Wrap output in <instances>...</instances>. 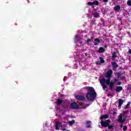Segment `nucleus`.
Returning a JSON list of instances; mask_svg holds the SVG:
<instances>
[{"instance_id": "4468645a", "label": "nucleus", "mask_w": 131, "mask_h": 131, "mask_svg": "<svg viewBox=\"0 0 131 131\" xmlns=\"http://www.w3.org/2000/svg\"><path fill=\"white\" fill-rule=\"evenodd\" d=\"M124 102V101H123V100L121 99H120L119 100V105H118L119 108H121V105H122Z\"/></svg>"}, {"instance_id": "7ed1b4c3", "label": "nucleus", "mask_w": 131, "mask_h": 131, "mask_svg": "<svg viewBox=\"0 0 131 131\" xmlns=\"http://www.w3.org/2000/svg\"><path fill=\"white\" fill-rule=\"evenodd\" d=\"M122 117H123V114H121L119 116H118V118L117 120V122L121 123L120 124L121 128H122V127H123V125L122 124L124 122H125V119L124 118L122 119Z\"/></svg>"}, {"instance_id": "a211bd4d", "label": "nucleus", "mask_w": 131, "mask_h": 131, "mask_svg": "<svg viewBox=\"0 0 131 131\" xmlns=\"http://www.w3.org/2000/svg\"><path fill=\"white\" fill-rule=\"evenodd\" d=\"M115 58H117V53L116 52H114L112 54V59H115Z\"/></svg>"}, {"instance_id": "b1692460", "label": "nucleus", "mask_w": 131, "mask_h": 131, "mask_svg": "<svg viewBox=\"0 0 131 131\" xmlns=\"http://www.w3.org/2000/svg\"><path fill=\"white\" fill-rule=\"evenodd\" d=\"M129 106H130V103L128 102L125 107V109H127V108H128Z\"/></svg>"}, {"instance_id": "cd10ccee", "label": "nucleus", "mask_w": 131, "mask_h": 131, "mask_svg": "<svg viewBox=\"0 0 131 131\" xmlns=\"http://www.w3.org/2000/svg\"><path fill=\"white\" fill-rule=\"evenodd\" d=\"M96 65H100V64H102V62H100V61H97L96 62Z\"/></svg>"}, {"instance_id": "c9c22d12", "label": "nucleus", "mask_w": 131, "mask_h": 131, "mask_svg": "<svg viewBox=\"0 0 131 131\" xmlns=\"http://www.w3.org/2000/svg\"><path fill=\"white\" fill-rule=\"evenodd\" d=\"M62 130L63 131H70V130H66V128H63V129H62Z\"/></svg>"}, {"instance_id": "2f4dec72", "label": "nucleus", "mask_w": 131, "mask_h": 131, "mask_svg": "<svg viewBox=\"0 0 131 131\" xmlns=\"http://www.w3.org/2000/svg\"><path fill=\"white\" fill-rule=\"evenodd\" d=\"M115 114H117V112H113V115H115Z\"/></svg>"}, {"instance_id": "2eb2a0df", "label": "nucleus", "mask_w": 131, "mask_h": 131, "mask_svg": "<svg viewBox=\"0 0 131 131\" xmlns=\"http://www.w3.org/2000/svg\"><path fill=\"white\" fill-rule=\"evenodd\" d=\"M121 8V7H120V6H119V5H117V6H116V7L114 8V10H115V11H116V12H119V11H120Z\"/></svg>"}, {"instance_id": "c756f323", "label": "nucleus", "mask_w": 131, "mask_h": 131, "mask_svg": "<svg viewBox=\"0 0 131 131\" xmlns=\"http://www.w3.org/2000/svg\"><path fill=\"white\" fill-rule=\"evenodd\" d=\"M91 39L90 38H88L87 39V45H89V43L91 42Z\"/></svg>"}, {"instance_id": "4be33fe9", "label": "nucleus", "mask_w": 131, "mask_h": 131, "mask_svg": "<svg viewBox=\"0 0 131 131\" xmlns=\"http://www.w3.org/2000/svg\"><path fill=\"white\" fill-rule=\"evenodd\" d=\"M74 123H75V121H74V120L70 121L69 122V124L70 125H73V124H74Z\"/></svg>"}, {"instance_id": "bb28decb", "label": "nucleus", "mask_w": 131, "mask_h": 131, "mask_svg": "<svg viewBox=\"0 0 131 131\" xmlns=\"http://www.w3.org/2000/svg\"><path fill=\"white\" fill-rule=\"evenodd\" d=\"M127 130V126H124L123 128V131H126Z\"/></svg>"}, {"instance_id": "20e7f679", "label": "nucleus", "mask_w": 131, "mask_h": 131, "mask_svg": "<svg viewBox=\"0 0 131 131\" xmlns=\"http://www.w3.org/2000/svg\"><path fill=\"white\" fill-rule=\"evenodd\" d=\"M110 122H111V121H110L109 119L105 121L101 120L100 122V124L103 127H107L110 125Z\"/></svg>"}, {"instance_id": "0eeeda50", "label": "nucleus", "mask_w": 131, "mask_h": 131, "mask_svg": "<svg viewBox=\"0 0 131 131\" xmlns=\"http://www.w3.org/2000/svg\"><path fill=\"white\" fill-rule=\"evenodd\" d=\"M61 124H62V123L60 122H57L56 124H55V129L56 130H59V129H60L59 128V127H60V126H61Z\"/></svg>"}, {"instance_id": "f03ea898", "label": "nucleus", "mask_w": 131, "mask_h": 131, "mask_svg": "<svg viewBox=\"0 0 131 131\" xmlns=\"http://www.w3.org/2000/svg\"><path fill=\"white\" fill-rule=\"evenodd\" d=\"M87 90L89 92L86 94V98L89 101H93L97 96V93L95 92V89L93 87L89 86L87 88Z\"/></svg>"}, {"instance_id": "f8f14e48", "label": "nucleus", "mask_w": 131, "mask_h": 131, "mask_svg": "<svg viewBox=\"0 0 131 131\" xmlns=\"http://www.w3.org/2000/svg\"><path fill=\"white\" fill-rule=\"evenodd\" d=\"M91 125H92V121H86V127L87 128H90V127H91Z\"/></svg>"}, {"instance_id": "9d476101", "label": "nucleus", "mask_w": 131, "mask_h": 131, "mask_svg": "<svg viewBox=\"0 0 131 131\" xmlns=\"http://www.w3.org/2000/svg\"><path fill=\"white\" fill-rule=\"evenodd\" d=\"M112 66L114 69L118 68V64L115 62H112Z\"/></svg>"}, {"instance_id": "6ab92c4d", "label": "nucleus", "mask_w": 131, "mask_h": 131, "mask_svg": "<svg viewBox=\"0 0 131 131\" xmlns=\"http://www.w3.org/2000/svg\"><path fill=\"white\" fill-rule=\"evenodd\" d=\"M108 129H114V128L115 127V126L114 125H108Z\"/></svg>"}, {"instance_id": "aec40b11", "label": "nucleus", "mask_w": 131, "mask_h": 131, "mask_svg": "<svg viewBox=\"0 0 131 131\" xmlns=\"http://www.w3.org/2000/svg\"><path fill=\"white\" fill-rule=\"evenodd\" d=\"M99 59L100 60V61L101 62V64H104V63H105V60H104V58H103V57H100Z\"/></svg>"}, {"instance_id": "72a5a7b5", "label": "nucleus", "mask_w": 131, "mask_h": 131, "mask_svg": "<svg viewBox=\"0 0 131 131\" xmlns=\"http://www.w3.org/2000/svg\"><path fill=\"white\" fill-rule=\"evenodd\" d=\"M118 85H121V82L119 81V82H118Z\"/></svg>"}, {"instance_id": "e433bc0d", "label": "nucleus", "mask_w": 131, "mask_h": 131, "mask_svg": "<svg viewBox=\"0 0 131 131\" xmlns=\"http://www.w3.org/2000/svg\"><path fill=\"white\" fill-rule=\"evenodd\" d=\"M128 89H129V90H131V88L130 87H129Z\"/></svg>"}, {"instance_id": "f704fd0d", "label": "nucleus", "mask_w": 131, "mask_h": 131, "mask_svg": "<svg viewBox=\"0 0 131 131\" xmlns=\"http://www.w3.org/2000/svg\"><path fill=\"white\" fill-rule=\"evenodd\" d=\"M68 107H69L68 104H67V105H66L64 106V108H68Z\"/></svg>"}, {"instance_id": "ddd939ff", "label": "nucleus", "mask_w": 131, "mask_h": 131, "mask_svg": "<svg viewBox=\"0 0 131 131\" xmlns=\"http://www.w3.org/2000/svg\"><path fill=\"white\" fill-rule=\"evenodd\" d=\"M121 91H122V86H117L116 89V92H117V93H120Z\"/></svg>"}, {"instance_id": "393cba45", "label": "nucleus", "mask_w": 131, "mask_h": 131, "mask_svg": "<svg viewBox=\"0 0 131 131\" xmlns=\"http://www.w3.org/2000/svg\"><path fill=\"white\" fill-rule=\"evenodd\" d=\"M127 5L128 6H131V0H128L127 2Z\"/></svg>"}, {"instance_id": "dca6fc26", "label": "nucleus", "mask_w": 131, "mask_h": 131, "mask_svg": "<svg viewBox=\"0 0 131 131\" xmlns=\"http://www.w3.org/2000/svg\"><path fill=\"white\" fill-rule=\"evenodd\" d=\"M104 52H105V49H104V48L103 47H100L99 49L98 53H99L100 54H101L102 53H104Z\"/></svg>"}, {"instance_id": "a878e982", "label": "nucleus", "mask_w": 131, "mask_h": 131, "mask_svg": "<svg viewBox=\"0 0 131 131\" xmlns=\"http://www.w3.org/2000/svg\"><path fill=\"white\" fill-rule=\"evenodd\" d=\"M127 112H128V110L124 111L123 113H122V114H123V116H124V114H126Z\"/></svg>"}, {"instance_id": "f3484780", "label": "nucleus", "mask_w": 131, "mask_h": 131, "mask_svg": "<svg viewBox=\"0 0 131 131\" xmlns=\"http://www.w3.org/2000/svg\"><path fill=\"white\" fill-rule=\"evenodd\" d=\"M63 103V100L61 99H57L56 101V104L60 106V105H61V104Z\"/></svg>"}, {"instance_id": "c85d7f7f", "label": "nucleus", "mask_w": 131, "mask_h": 131, "mask_svg": "<svg viewBox=\"0 0 131 131\" xmlns=\"http://www.w3.org/2000/svg\"><path fill=\"white\" fill-rule=\"evenodd\" d=\"M88 4L89 6H93L94 5L93 2H88Z\"/></svg>"}, {"instance_id": "6e6552de", "label": "nucleus", "mask_w": 131, "mask_h": 131, "mask_svg": "<svg viewBox=\"0 0 131 131\" xmlns=\"http://www.w3.org/2000/svg\"><path fill=\"white\" fill-rule=\"evenodd\" d=\"M121 75H122V74H121V72L116 73V76L117 78H120V79H124V77H121Z\"/></svg>"}, {"instance_id": "9b49d317", "label": "nucleus", "mask_w": 131, "mask_h": 131, "mask_svg": "<svg viewBox=\"0 0 131 131\" xmlns=\"http://www.w3.org/2000/svg\"><path fill=\"white\" fill-rule=\"evenodd\" d=\"M95 40V42H94V46H98V45H99V43H100L101 42V41H100V39L96 38L94 39Z\"/></svg>"}, {"instance_id": "473e14b6", "label": "nucleus", "mask_w": 131, "mask_h": 131, "mask_svg": "<svg viewBox=\"0 0 131 131\" xmlns=\"http://www.w3.org/2000/svg\"><path fill=\"white\" fill-rule=\"evenodd\" d=\"M109 0H103V3H108Z\"/></svg>"}, {"instance_id": "412c9836", "label": "nucleus", "mask_w": 131, "mask_h": 131, "mask_svg": "<svg viewBox=\"0 0 131 131\" xmlns=\"http://www.w3.org/2000/svg\"><path fill=\"white\" fill-rule=\"evenodd\" d=\"M100 17V15L98 14V13L96 12L94 14V18H99Z\"/></svg>"}, {"instance_id": "7c9ffc66", "label": "nucleus", "mask_w": 131, "mask_h": 131, "mask_svg": "<svg viewBox=\"0 0 131 131\" xmlns=\"http://www.w3.org/2000/svg\"><path fill=\"white\" fill-rule=\"evenodd\" d=\"M78 37H79V36L78 35H76L75 36V39L76 40H78Z\"/></svg>"}, {"instance_id": "423d86ee", "label": "nucleus", "mask_w": 131, "mask_h": 131, "mask_svg": "<svg viewBox=\"0 0 131 131\" xmlns=\"http://www.w3.org/2000/svg\"><path fill=\"white\" fill-rule=\"evenodd\" d=\"M79 108L78 104L75 102H74L71 104V109L76 110Z\"/></svg>"}, {"instance_id": "f257e3e1", "label": "nucleus", "mask_w": 131, "mask_h": 131, "mask_svg": "<svg viewBox=\"0 0 131 131\" xmlns=\"http://www.w3.org/2000/svg\"><path fill=\"white\" fill-rule=\"evenodd\" d=\"M112 73H113V72L112 70H108L105 75V77L108 79L106 80L105 78H102L100 80L101 85L102 86V89L104 91L107 89V85H110V91H113V86H114V84H115L117 81H119V79L115 78L114 81L111 82L110 80L111 79V76H112Z\"/></svg>"}, {"instance_id": "1a4fd4ad", "label": "nucleus", "mask_w": 131, "mask_h": 131, "mask_svg": "<svg viewBox=\"0 0 131 131\" xmlns=\"http://www.w3.org/2000/svg\"><path fill=\"white\" fill-rule=\"evenodd\" d=\"M100 118L101 120H103V119H107L109 118V116L108 115V114H105L104 115L101 116L100 117Z\"/></svg>"}, {"instance_id": "5701e85b", "label": "nucleus", "mask_w": 131, "mask_h": 131, "mask_svg": "<svg viewBox=\"0 0 131 131\" xmlns=\"http://www.w3.org/2000/svg\"><path fill=\"white\" fill-rule=\"evenodd\" d=\"M93 5H95L96 6H98L99 5V1H94L93 2Z\"/></svg>"}, {"instance_id": "4c0bfd02", "label": "nucleus", "mask_w": 131, "mask_h": 131, "mask_svg": "<svg viewBox=\"0 0 131 131\" xmlns=\"http://www.w3.org/2000/svg\"><path fill=\"white\" fill-rule=\"evenodd\" d=\"M45 125H47V123H45Z\"/></svg>"}, {"instance_id": "39448f33", "label": "nucleus", "mask_w": 131, "mask_h": 131, "mask_svg": "<svg viewBox=\"0 0 131 131\" xmlns=\"http://www.w3.org/2000/svg\"><path fill=\"white\" fill-rule=\"evenodd\" d=\"M75 98L78 101H80L81 102H83L85 100V97L84 96L81 95H76L75 96Z\"/></svg>"}]
</instances>
